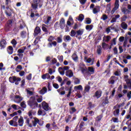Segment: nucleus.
I'll return each instance as SVG.
<instances>
[{
  "mask_svg": "<svg viewBox=\"0 0 131 131\" xmlns=\"http://www.w3.org/2000/svg\"><path fill=\"white\" fill-rule=\"evenodd\" d=\"M25 50H26V47H24V50L23 49H18L17 51V53H18L19 54H23V53H24V51H25Z\"/></svg>",
  "mask_w": 131,
  "mask_h": 131,
  "instance_id": "obj_47",
  "label": "nucleus"
},
{
  "mask_svg": "<svg viewBox=\"0 0 131 131\" xmlns=\"http://www.w3.org/2000/svg\"><path fill=\"white\" fill-rule=\"evenodd\" d=\"M54 28L56 30V29H58L59 27V21H56L55 24L54 25Z\"/></svg>",
  "mask_w": 131,
  "mask_h": 131,
  "instance_id": "obj_49",
  "label": "nucleus"
},
{
  "mask_svg": "<svg viewBox=\"0 0 131 131\" xmlns=\"http://www.w3.org/2000/svg\"><path fill=\"white\" fill-rule=\"evenodd\" d=\"M10 11H8V10H5V13L7 17H11V16H12V12L13 13V9H10Z\"/></svg>",
  "mask_w": 131,
  "mask_h": 131,
  "instance_id": "obj_28",
  "label": "nucleus"
},
{
  "mask_svg": "<svg viewBox=\"0 0 131 131\" xmlns=\"http://www.w3.org/2000/svg\"><path fill=\"white\" fill-rule=\"evenodd\" d=\"M100 12V6H97L93 9V14H98Z\"/></svg>",
  "mask_w": 131,
  "mask_h": 131,
  "instance_id": "obj_20",
  "label": "nucleus"
},
{
  "mask_svg": "<svg viewBox=\"0 0 131 131\" xmlns=\"http://www.w3.org/2000/svg\"><path fill=\"white\" fill-rule=\"evenodd\" d=\"M109 103H110V102H109V100H108V96H106L104 98V99H103L102 100V104L103 105H107V104H109Z\"/></svg>",
  "mask_w": 131,
  "mask_h": 131,
  "instance_id": "obj_27",
  "label": "nucleus"
},
{
  "mask_svg": "<svg viewBox=\"0 0 131 131\" xmlns=\"http://www.w3.org/2000/svg\"><path fill=\"white\" fill-rule=\"evenodd\" d=\"M60 63H62V62H63V55H60V56H58L57 57Z\"/></svg>",
  "mask_w": 131,
  "mask_h": 131,
  "instance_id": "obj_58",
  "label": "nucleus"
},
{
  "mask_svg": "<svg viewBox=\"0 0 131 131\" xmlns=\"http://www.w3.org/2000/svg\"><path fill=\"white\" fill-rule=\"evenodd\" d=\"M75 112H76V108L75 107H71L70 110V114H73Z\"/></svg>",
  "mask_w": 131,
  "mask_h": 131,
  "instance_id": "obj_46",
  "label": "nucleus"
},
{
  "mask_svg": "<svg viewBox=\"0 0 131 131\" xmlns=\"http://www.w3.org/2000/svg\"><path fill=\"white\" fill-rule=\"evenodd\" d=\"M93 27L94 26L93 25H87L85 27V29L86 30H92Z\"/></svg>",
  "mask_w": 131,
  "mask_h": 131,
  "instance_id": "obj_39",
  "label": "nucleus"
},
{
  "mask_svg": "<svg viewBox=\"0 0 131 131\" xmlns=\"http://www.w3.org/2000/svg\"><path fill=\"white\" fill-rule=\"evenodd\" d=\"M121 26L123 29H127V24H126L125 22L122 23Z\"/></svg>",
  "mask_w": 131,
  "mask_h": 131,
  "instance_id": "obj_38",
  "label": "nucleus"
},
{
  "mask_svg": "<svg viewBox=\"0 0 131 131\" xmlns=\"http://www.w3.org/2000/svg\"><path fill=\"white\" fill-rule=\"evenodd\" d=\"M1 49H5L7 47V41L5 39H2L0 42Z\"/></svg>",
  "mask_w": 131,
  "mask_h": 131,
  "instance_id": "obj_12",
  "label": "nucleus"
},
{
  "mask_svg": "<svg viewBox=\"0 0 131 131\" xmlns=\"http://www.w3.org/2000/svg\"><path fill=\"white\" fill-rule=\"evenodd\" d=\"M68 80V78L66 77L65 79H63L62 82L60 84V86H63L65 83H66V81Z\"/></svg>",
  "mask_w": 131,
  "mask_h": 131,
  "instance_id": "obj_55",
  "label": "nucleus"
},
{
  "mask_svg": "<svg viewBox=\"0 0 131 131\" xmlns=\"http://www.w3.org/2000/svg\"><path fill=\"white\" fill-rule=\"evenodd\" d=\"M29 122H30V120H29V118H28L26 120V123L27 124L28 126H29V127H32V124H30Z\"/></svg>",
  "mask_w": 131,
  "mask_h": 131,
  "instance_id": "obj_45",
  "label": "nucleus"
},
{
  "mask_svg": "<svg viewBox=\"0 0 131 131\" xmlns=\"http://www.w3.org/2000/svg\"><path fill=\"white\" fill-rule=\"evenodd\" d=\"M69 68H70V67L69 66H65L63 68L62 67H59L58 68V70H63L64 71H65L66 70H67V71H68V70L69 69Z\"/></svg>",
  "mask_w": 131,
  "mask_h": 131,
  "instance_id": "obj_34",
  "label": "nucleus"
},
{
  "mask_svg": "<svg viewBox=\"0 0 131 131\" xmlns=\"http://www.w3.org/2000/svg\"><path fill=\"white\" fill-rule=\"evenodd\" d=\"M41 34V30L39 27H36L34 31V36H37V35H40Z\"/></svg>",
  "mask_w": 131,
  "mask_h": 131,
  "instance_id": "obj_8",
  "label": "nucleus"
},
{
  "mask_svg": "<svg viewBox=\"0 0 131 131\" xmlns=\"http://www.w3.org/2000/svg\"><path fill=\"white\" fill-rule=\"evenodd\" d=\"M47 92H48V89L46 87H43L41 90L39 91L38 93L40 95H45Z\"/></svg>",
  "mask_w": 131,
  "mask_h": 131,
  "instance_id": "obj_19",
  "label": "nucleus"
},
{
  "mask_svg": "<svg viewBox=\"0 0 131 131\" xmlns=\"http://www.w3.org/2000/svg\"><path fill=\"white\" fill-rule=\"evenodd\" d=\"M117 80H118V77L112 76L108 81V84H114Z\"/></svg>",
  "mask_w": 131,
  "mask_h": 131,
  "instance_id": "obj_6",
  "label": "nucleus"
},
{
  "mask_svg": "<svg viewBox=\"0 0 131 131\" xmlns=\"http://www.w3.org/2000/svg\"><path fill=\"white\" fill-rule=\"evenodd\" d=\"M84 32V29H80L76 31V37L78 38V39H81V35L83 34Z\"/></svg>",
  "mask_w": 131,
  "mask_h": 131,
  "instance_id": "obj_7",
  "label": "nucleus"
},
{
  "mask_svg": "<svg viewBox=\"0 0 131 131\" xmlns=\"http://www.w3.org/2000/svg\"><path fill=\"white\" fill-rule=\"evenodd\" d=\"M38 39H40V37H37L35 38V39L34 41V46H35L36 45H37V43H38V41H37V40H38Z\"/></svg>",
  "mask_w": 131,
  "mask_h": 131,
  "instance_id": "obj_59",
  "label": "nucleus"
},
{
  "mask_svg": "<svg viewBox=\"0 0 131 131\" xmlns=\"http://www.w3.org/2000/svg\"><path fill=\"white\" fill-rule=\"evenodd\" d=\"M119 9V0H115L114 7L111 11L112 15Z\"/></svg>",
  "mask_w": 131,
  "mask_h": 131,
  "instance_id": "obj_5",
  "label": "nucleus"
},
{
  "mask_svg": "<svg viewBox=\"0 0 131 131\" xmlns=\"http://www.w3.org/2000/svg\"><path fill=\"white\" fill-rule=\"evenodd\" d=\"M15 99H16V100H17L16 101H15V102L17 103V104H19V103H21V101H23V97L19 95H16L15 96Z\"/></svg>",
  "mask_w": 131,
  "mask_h": 131,
  "instance_id": "obj_15",
  "label": "nucleus"
},
{
  "mask_svg": "<svg viewBox=\"0 0 131 131\" xmlns=\"http://www.w3.org/2000/svg\"><path fill=\"white\" fill-rule=\"evenodd\" d=\"M11 42L12 45H13V48H15L16 45H17V41H16V39H13Z\"/></svg>",
  "mask_w": 131,
  "mask_h": 131,
  "instance_id": "obj_50",
  "label": "nucleus"
},
{
  "mask_svg": "<svg viewBox=\"0 0 131 131\" xmlns=\"http://www.w3.org/2000/svg\"><path fill=\"white\" fill-rule=\"evenodd\" d=\"M88 72H90L91 74H94V73H95V69L93 67H89Z\"/></svg>",
  "mask_w": 131,
  "mask_h": 131,
  "instance_id": "obj_37",
  "label": "nucleus"
},
{
  "mask_svg": "<svg viewBox=\"0 0 131 131\" xmlns=\"http://www.w3.org/2000/svg\"><path fill=\"white\" fill-rule=\"evenodd\" d=\"M120 112V110L119 108L116 109L114 112L113 114L116 117H119V114Z\"/></svg>",
  "mask_w": 131,
  "mask_h": 131,
  "instance_id": "obj_21",
  "label": "nucleus"
},
{
  "mask_svg": "<svg viewBox=\"0 0 131 131\" xmlns=\"http://www.w3.org/2000/svg\"><path fill=\"white\" fill-rule=\"evenodd\" d=\"M27 104L31 109H36L38 107V103L36 101L35 96H31L27 101Z\"/></svg>",
  "mask_w": 131,
  "mask_h": 131,
  "instance_id": "obj_2",
  "label": "nucleus"
},
{
  "mask_svg": "<svg viewBox=\"0 0 131 131\" xmlns=\"http://www.w3.org/2000/svg\"><path fill=\"white\" fill-rule=\"evenodd\" d=\"M59 26L61 29H64L65 28V19L64 18H61L59 20Z\"/></svg>",
  "mask_w": 131,
  "mask_h": 131,
  "instance_id": "obj_11",
  "label": "nucleus"
},
{
  "mask_svg": "<svg viewBox=\"0 0 131 131\" xmlns=\"http://www.w3.org/2000/svg\"><path fill=\"white\" fill-rule=\"evenodd\" d=\"M7 52L9 55H12V54L14 53V49H13V47L9 46L7 49Z\"/></svg>",
  "mask_w": 131,
  "mask_h": 131,
  "instance_id": "obj_23",
  "label": "nucleus"
},
{
  "mask_svg": "<svg viewBox=\"0 0 131 131\" xmlns=\"http://www.w3.org/2000/svg\"><path fill=\"white\" fill-rule=\"evenodd\" d=\"M41 78L42 79H50L51 78V76L49 74V73H46L42 75Z\"/></svg>",
  "mask_w": 131,
  "mask_h": 131,
  "instance_id": "obj_29",
  "label": "nucleus"
},
{
  "mask_svg": "<svg viewBox=\"0 0 131 131\" xmlns=\"http://www.w3.org/2000/svg\"><path fill=\"white\" fill-rule=\"evenodd\" d=\"M32 74H29L27 76V79L28 80H31L32 78Z\"/></svg>",
  "mask_w": 131,
  "mask_h": 131,
  "instance_id": "obj_61",
  "label": "nucleus"
},
{
  "mask_svg": "<svg viewBox=\"0 0 131 131\" xmlns=\"http://www.w3.org/2000/svg\"><path fill=\"white\" fill-rule=\"evenodd\" d=\"M18 118H19L18 116H16L13 118L12 120L9 121L10 125H11V126H15V127H18V125H19V126H23V124H24V119L23 118V117L20 116V118L18 119ZM17 120L18 122H17Z\"/></svg>",
  "mask_w": 131,
  "mask_h": 131,
  "instance_id": "obj_1",
  "label": "nucleus"
},
{
  "mask_svg": "<svg viewBox=\"0 0 131 131\" xmlns=\"http://www.w3.org/2000/svg\"><path fill=\"white\" fill-rule=\"evenodd\" d=\"M36 98H38L36 99L37 103H41V102H42V96H38V95H36Z\"/></svg>",
  "mask_w": 131,
  "mask_h": 131,
  "instance_id": "obj_26",
  "label": "nucleus"
},
{
  "mask_svg": "<svg viewBox=\"0 0 131 131\" xmlns=\"http://www.w3.org/2000/svg\"><path fill=\"white\" fill-rule=\"evenodd\" d=\"M71 39H72V38L69 35L64 36L63 37V40L64 41H66V42L71 40Z\"/></svg>",
  "mask_w": 131,
  "mask_h": 131,
  "instance_id": "obj_30",
  "label": "nucleus"
},
{
  "mask_svg": "<svg viewBox=\"0 0 131 131\" xmlns=\"http://www.w3.org/2000/svg\"><path fill=\"white\" fill-rule=\"evenodd\" d=\"M101 97H102V90H97L93 95V98H96V99H100Z\"/></svg>",
  "mask_w": 131,
  "mask_h": 131,
  "instance_id": "obj_9",
  "label": "nucleus"
},
{
  "mask_svg": "<svg viewBox=\"0 0 131 131\" xmlns=\"http://www.w3.org/2000/svg\"><path fill=\"white\" fill-rule=\"evenodd\" d=\"M53 47H57V41H53L52 42H49L48 44V48H53Z\"/></svg>",
  "mask_w": 131,
  "mask_h": 131,
  "instance_id": "obj_18",
  "label": "nucleus"
},
{
  "mask_svg": "<svg viewBox=\"0 0 131 131\" xmlns=\"http://www.w3.org/2000/svg\"><path fill=\"white\" fill-rule=\"evenodd\" d=\"M24 25H25V24L24 23L20 24L19 25V29H20V30L24 29Z\"/></svg>",
  "mask_w": 131,
  "mask_h": 131,
  "instance_id": "obj_62",
  "label": "nucleus"
},
{
  "mask_svg": "<svg viewBox=\"0 0 131 131\" xmlns=\"http://www.w3.org/2000/svg\"><path fill=\"white\" fill-rule=\"evenodd\" d=\"M88 105L89 107H88V109L89 110H91L92 108H95V104H93V103L92 102H89L88 103Z\"/></svg>",
  "mask_w": 131,
  "mask_h": 131,
  "instance_id": "obj_36",
  "label": "nucleus"
},
{
  "mask_svg": "<svg viewBox=\"0 0 131 131\" xmlns=\"http://www.w3.org/2000/svg\"><path fill=\"white\" fill-rule=\"evenodd\" d=\"M66 75L68 76V77L71 78L73 76V72L70 70H68L66 72Z\"/></svg>",
  "mask_w": 131,
  "mask_h": 131,
  "instance_id": "obj_17",
  "label": "nucleus"
},
{
  "mask_svg": "<svg viewBox=\"0 0 131 131\" xmlns=\"http://www.w3.org/2000/svg\"><path fill=\"white\" fill-rule=\"evenodd\" d=\"M41 8L42 7V4L40 3V0H33V3L32 4V8L33 10H36L37 8Z\"/></svg>",
  "mask_w": 131,
  "mask_h": 131,
  "instance_id": "obj_4",
  "label": "nucleus"
},
{
  "mask_svg": "<svg viewBox=\"0 0 131 131\" xmlns=\"http://www.w3.org/2000/svg\"><path fill=\"white\" fill-rule=\"evenodd\" d=\"M72 91V86H70V88H69V93L68 95H67L68 98H69L71 95V92Z\"/></svg>",
  "mask_w": 131,
  "mask_h": 131,
  "instance_id": "obj_53",
  "label": "nucleus"
},
{
  "mask_svg": "<svg viewBox=\"0 0 131 131\" xmlns=\"http://www.w3.org/2000/svg\"><path fill=\"white\" fill-rule=\"evenodd\" d=\"M127 97L128 98V100H130V99H131V91L127 92Z\"/></svg>",
  "mask_w": 131,
  "mask_h": 131,
  "instance_id": "obj_63",
  "label": "nucleus"
},
{
  "mask_svg": "<svg viewBox=\"0 0 131 131\" xmlns=\"http://www.w3.org/2000/svg\"><path fill=\"white\" fill-rule=\"evenodd\" d=\"M102 118H103V114H101L96 117L95 118L96 121L99 122L102 120Z\"/></svg>",
  "mask_w": 131,
  "mask_h": 131,
  "instance_id": "obj_31",
  "label": "nucleus"
},
{
  "mask_svg": "<svg viewBox=\"0 0 131 131\" xmlns=\"http://www.w3.org/2000/svg\"><path fill=\"white\" fill-rule=\"evenodd\" d=\"M70 35L72 37H74V36H75V35H76V32H75V31H74V30H72Z\"/></svg>",
  "mask_w": 131,
  "mask_h": 131,
  "instance_id": "obj_41",
  "label": "nucleus"
},
{
  "mask_svg": "<svg viewBox=\"0 0 131 131\" xmlns=\"http://www.w3.org/2000/svg\"><path fill=\"white\" fill-rule=\"evenodd\" d=\"M97 53L98 55H101V54H102V47H101V46L98 47Z\"/></svg>",
  "mask_w": 131,
  "mask_h": 131,
  "instance_id": "obj_44",
  "label": "nucleus"
},
{
  "mask_svg": "<svg viewBox=\"0 0 131 131\" xmlns=\"http://www.w3.org/2000/svg\"><path fill=\"white\" fill-rule=\"evenodd\" d=\"M27 35V32L25 31H23L20 32V36L22 38H25Z\"/></svg>",
  "mask_w": 131,
  "mask_h": 131,
  "instance_id": "obj_32",
  "label": "nucleus"
},
{
  "mask_svg": "<svg viewBox=\"0 0 131 131\" xmlns=\"http://www.w3.org/2000/svg\"><path fill=\"white\" fill-rule=\"evenodd\" d=\"M72 58L75 62H77V61H78V56H77V54H76V52L73 54Z\"/></svg>",
  "mask_w": 131,
  "mask_h": 131,
  "instance_id": "obj_24",
  "label": "nucleus"
},
{
  "mask_svg": "<svg viewBox=\"0 0 131 131\" xmlns=\"http://www.w3.org/2000/svg\"><path fill=\"white\" fill-rule=\"evenodd\" d=\"M71 118H72V116L70 115H69L68 116V117H66L65 121L66 122V123H68V122H69V120H70V119H71Z\"/></svg>",
  "mask_w": 131,
  "mask_h": 131,
  "instance_id": "obj_42",
  "label": "nucleus"
},
{
  "mask_svg": "<svg viewBox=\"0 0 131 131\" xmlns=\"http://www.w3.org/2000/svg\"><path fill=\"white\" fill-rule=\"evenodd\" d=\"M48 27V25L46 24H42V30L43 31V32H46V34H48L49 33V30L47 28Z\"/></svg>",
  "mask_w": 131,
  "mask_h": 131,
  "instance_id": "obj_16",
  "label": "nucleus"
},
{
  "mask_svg": "<svg viewBox=\"0 0 131 131\" xmlns=\"http://www.w3.org/2000/svg\"><path fill=\"white\" fill-rule=\"evenodd\" d=\"M80 83V80L79 79L76 78L74 79V84H79Z\"/></svg>",
  "mask_w": 131,
  "mask_h": 131,
  "instance_id": "obj_52",
  "label": "nucleus"
},
{
  "mask_svg": "<svg viewBox=\"0 0 131 131\" xmlns=\"http://www.w3.org/2000/svg\"><path fill=\"white\" fill-rule=\"evenodd\" d=\"M81 71L82 74H88L89 73V71L86 69H84L83 68H81Z\"/></svg>",
  "mask_w": 131,
  "mask_h": 131,
  "instance_id": "obj_35",
  "label": "nucleus"
},
{
  "mask_svg": "<svg viewBox=\"0 0 131 131\" xmlns=\"http://www.w3.org/2000/svg\"><path fill=\"white\" fill-rule=\"evenodd\" d=\"M42 107L45 111H49V104L46 101L42 102Z\"/></svg>",
  "mask_w": 131,
  "mask_h": 131,
  "instance_id": "obj_14",
  "label": "nucleus"
},
{
  "mask_svg": "<svg viewBox=\"0 0 131 131\" xmlns=\"http://www.w3.org/2000/svg\"><path fill=\"white\" fill-rule=\"evenodd\" d=\"M12 26H13V20H9L6 25L5 29L6 30H10Z\"/></svg>",
  "mask_w": 131,
  "mask_h": 131,
  "instance_id": "obj_10",
  "label": "nucleus"
},
{
  "mask_svg": "<svg viewBox=\"0 0 131 131\" xmlns=\"http://www.w3.org/2000/svg\"><path fill=\"white\" fill-rule=\"evenodd\" d=\"M101 19L103 20V21H105V20H107L108 19V16L106 14H103L102 17H101Z\"/></svg>",
  "mask_w": 131,
  "mask_h": 131,
  "instance_id": "obj_54",
  "label": "nucleus"
},
{
  "mask_svg": "<svg viewBox=\"0 0 131 131\" xmlns=\"http://www.w3.org/2000/svg\"><path fill=\"white\" fill-rule=\"evenodd\" d=\"M92 23V19L90 18H88V19L86 20L85 24H91Z\"/></svg>",
  "mask_w": 131,
  "mask_h": 131,
  "instance_id": "obj_64",
  "label": "nucleus"
},
{
  "mask_svg": "<svg viewBox=\"0 0 131 131\" xmlns=\"http://www.w3.org/2000/svg\"><path fill=\"white\" fill-rule=\"evenodd\" d=\"M84 126V122L81 121L79 124L80 129H79V130H81V128H82V127H83Z\"/></svg>",
  "mask_w": 131,
  "mask_h": 131,
  "instance_id": "obj_56",
  "label": "nucleus"
},
{
  "mask_svg": "<svg viewBox=\"0 0 131 131\" xmlns=\"http://www.w3.org/2000/svg\"><path fill=\"white\" fill-rule=\"evenodd\" d=\"M83 19H84V15L82 14H79L78 17H76V19L78 20V21H80V22H82Z\"/></svg>",
  "mask_w": 131,
  "mask_h": 131,
  "instance_id": "obj_25",
  "label": "nucleus"
},
{
  "mask_svg": "<svg viewBox=\"0 0 131 131\" xmlns=\"http://www.w3.org/2000/svg\"><path fill=\"white\" fill-rule=\"evenodd\" d=\"M55 40H56L57 43H61L63 42V37L62 36V35H60V36L57 37Z\"/></svg>",
  "mask_w": 131,
  "mask_h": 131,
  "instance_id": "obj_22",
  "label": "nucleus"
},
{
  "mask_svg": "<svg viewBox=\"0 0 131 131\" xmlns=\"http://www.w3.org/2000/svg\"><path fill=\"white\" fill-rule=\"evenodd\" d=\"M128 81L126 80V84H127V86L129 88V90H131V81L130 79L127 80Z\"/></svg>",
  "mask_w": 131,
  "mask_h": 131,
  "instance_id": "obj_48",
  "label": "nucleus"
},
{
  "mask_svg": "<svg viewBox=\"0 0 131 131\" xmlns=\"http://www.w3.org/2000/svg\"><path fill=\"white\" fill-rule=\"evenodd\" d=\"M34 120L32 121V126H34V127H35V126H36V125L38 124L39 125H40V123H39V120L37 118H34Z\"/></svg>",
  "mask_w": 131,
  "mask_h": 131,
  "instance_id": "obj_13",
  "label": "nucleus"
},
{
  "mask_svg": "<svg viewBox=\"0 0 131 131\" xmlns=\"http://www.w3.org/2000/svg\"><path fill=\"white\" fill-rule=\"evenodd\" d=\"M126 19H127V16H126V15H123V16L121 18V21H126Z\"/></svg>",
  "mask_w": 131,
  "mask_h": 131,
  "instance_id": "obj_60",
  "label": "nucleus"
},
{
  "mask_svg": "<svg viewBox=\"0 0 131 131\" xmlns=\"http://www.w3.org/2000/svg\"><path fill=\"white\" fill-rule=\"evenodd\" d=\"M55 38L53 36H50L49 37L48 39V41H49V42H53V40H54Z\"/></svg>",
  "mask_w": 131,
  "mask_h": 131,
  "instance_id": "obj_51",
  "label": "nucleus"
},
{
  "mask_svg": "<svg viewBox=\"0 0 131 131\" xmlns=\"http://www.w3.org/2000/svg\"><path fill=\"white\" fill-rule=\"evenodd\" d=\"M9 81L11 83H15L16 85H18L19 81H21V78L17 77L16 76H10L9 78Z\"/></svg>",
  "mask_w": 131,
  "mask_h": 131,
  "instance_id": "obj_3",
  "label": "nucleus"
},
{
  "mask_svg": "<svg viewBox=\"0 0 131 131\" xmlns=\"http://www.w3.org/2000/svg\"><path fill=\"white\" fill-rule=\"evenodd\" d=\"M20 106L22 108L25 109L26 108V104H25V101L21 102L20 103Z\"/></svg>",
  "mask_w": 131,
  "mask_h": 131,
  "instance_id": "obj_57",
  "label": "nucleus"
},
{
  "mask_svg": "<svg viewBox=\"0 0 131 131\" xmlns=\"http://www.w3.org/2000/svg\"><path fill=\"white\" fill-rule=\"evenodd\" d=\"M90 90H91V86L89 85H86L85 86V89L84 90V94H85V93H89V92H90Z\"/></svg>",
  "mask_w": 131,
  "mask_h": 131,
  "instance_id": "obj_33",
  "label": "nucleus"
},
{
  "mask_svg": "<svg viewBox=\"0 0 131 131\" xmlns=\"http://www.w3.org/2000/svg\"><path fill=\"white\" fill-rule=\"evenodd\" d=\"M74 89L75 90H78L79 91H82V90H83V88H82V86L81 85L75 86L74 87Z\"/></svg>",
  "mask_w": 131,
  "mask_h": 131,
  "instance_id": "obj_43",
  "label": "nucleus"
},
{
  "mask_svg": "<svg viewBox=\"0 0 131 131\" xmlns=\"http://www.w3.org/2000/svg\"><path fill=\"white\" fill-rule=\"evenodd\" d=\"M52 20V16H48L47 20L46 21H45L44 23L46 24L47 25H49V24L50 23V21Z\"/></svg>",
  "mask_w": 131,
  "mask_h": 131,
  "instance_id": "obj_40",
  "label": "nucleus"
}]
</instances>
